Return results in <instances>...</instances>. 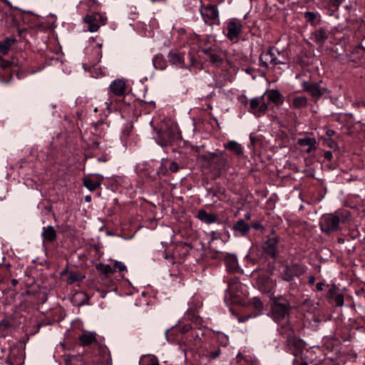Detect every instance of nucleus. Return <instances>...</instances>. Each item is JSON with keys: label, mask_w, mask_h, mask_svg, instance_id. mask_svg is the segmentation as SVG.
<instances>
[{"label": "nucleus", "mask_w": 365, "mask_h": 365, "mask_svg": "<svg viewBox=\"0 0 365 365\" xmlns=\"http://www.w3.org/2000/svg\"><path fill=\"white\" fill-rule=\"evenodd\" d=\"M287 58L283 52L274 47H271L261 53L259 56L260 66L265 68H274L279 65H284Z\"/></svg>", "instance_id": "nucleus-1"}, {"label": "nucleus", "mask_w": 365, "mask_h": 365, "mask_svg": "<svg viewBox=\"0 0 365 365\" xmlns=\"http://www.w3.org/2000/svg\"><path fill=\"white\" fill-rule=\"evenodd\" d=\"M290 304L285 300L274 299L269 316L277 324L287 323L289 318Z\"/></svg>", "instance_id": "nucleus-2"}, {"label": "nucleus", "mask_w": 365, "mask_h": 365, "mask_svg": "<svg viewBox=\"0 0 365 365\" xmlns=\"http://www.w3.org/2000/svg\"><path fill=\"white\" fill-rule=\"evenodd\" d=\"M126 93V83L123 79H115L109 86L108 99L106 101V108L110 110V107L117 103L118 98H124Z\"/></svg>", "instance_id": "nucleus-3"}, {"label": "nucleus", "mask_w": 365, "mask_h": 365, "mask_svg": "<svg viewBox=\"0 0 365 365\" xmlns=\"http://www.w3.org/2000/svg\"><path fill=\"white\" fill-rule=\"evenodd\" d=\"M200 158L202 166L211 170H221L225 168L227 163L223 151L219 153H208L201 155Z\"/></svg>", "instance_id": "nucleus-4"}, {"label": "nucleus", "mask_w": 365, "mask_h": 365, "mask_svg": "<svg viewBox=\"0 0 365 365\" xmlns=\"http://www.w3.org/2000/svg\"><path fill=\"white\" fill-rule=\"evenodd\" d=\"M200 13L205 24L209 26L220 24L219 11L217 6L213 4L202 5L200 8Z\"/></svg>", "instance_id": "nucleus-5"}, {"label": "nucleus", "mask_w": 365, "mask_h": 365, "mask_svg": "<svg viewBox=\"0 0 365 365\" xmlns=\"http://www.w3.org/2000/svg\"><path fill=\"white\" fill-rule=\"evenodd\" d=\"M83 21L88 24V30L93 33L98 31L102 26L106 24L107 17L101 13H93L85 16Z\"/></svg>", "instance_id": "nucleus-6"}, {"label": "nucleus", "mask_w": 365, "mask_h": 365, "mask_svg": "<svg viewBox=\"0 0 365 365\" xmlns=\"http://www.w3.org/2000/svg\"><path fill=\"white\" fill-rule=\"evenodd\" d=\"M284 329L287 332V346L291 351V353L297 356L302 351L303 341L302 339L292 336L293 331L289 326L285 327Z\"/></svg>", "instance_id": "nucleus-7"}, {"label": "nucleus", "mask_w": 365, "mask_h": 365, "mask_svg": "<svg viewBox=\"0 0 365 365\" xmlns=\"http://www.w3.org/2000/svg\"><path fill=\"white\" fill-rule=\"evenodd\" d=\"M340 220L339 216L334 214L324 215L321 222L322 231L326 233L337 231Z\"/></svg>", "instance_id": "nucleus-8"}, {"label": "nucleus", "mask_w": 365, "mask_h": 365, "mask_svg": "<svg viewBox=\"0 0 365 365\" xmlns=\"http://www.w3.org/2000/svg\"><path fill=\"white\" fill-rule=\"evenodd\" d=\"M322 81L319 83H309L308 82H304L302 84L303 88L305 91L308 92L312 97L318 99L323 95L329 93L328 89L322 86Z\"/></svg>", "instance_id": "nucleus-9"}, {"label": "nucleus", "mask_w": 365, "mask_h": 365, "mask_svg": "<svg viewBox=\"0 0 365 365\" xmlns=\"http://www.w3.org/2000/svg\"><path fill=\"white\" fill-rule=\"evenodd\" d=\"M226 29L227 31L226 34L227 38L230 41H233L237 39L242 33V25L240 20L233 18L227 22Z\"/></svg>", "instance_id": "nucleus-10"}, {"label": "nucleus", "mask_w": 365, "mask_h": 365, "mask_svg": "<svg viewBox=\"0 0 365 365\" xmlns=\"http://www.w3.org/2000/svg\"><path fill=\"white\" fill-rule=\"evenodd\" d=\"M304 272V268L300 264L292 263L285 266L282 272V278L284 281L291 282L294 277L302 274Z\"/></svg>", "instance_id": "nucleus-11"}, {"label": "nucleus", "mask_w": 365, "mask_h": 365, "mask_svg": "<svg viewBox=\"0 0 365 365\" xmlns=\"http://www.w3.org/2000/svg\"><path fill=\"white\" fill-rule=\"evenodd\" d=\"M267 109L268 106L264 101L263 95L250 100V110L254 115L259 117L264 115Z\"/></svg>", "instance_id": "nucleus-12"}, {"label": "nucleus", "mask_w": 365, "mask_h": 365, "mask_svg": "<svg viewBox=\"0 0 365 365\" xmlns=\"http://www.w3.org/2000/svg\"><path fill=\"white\" fill-rule=\"evenodd\" d=\"M278 239L275 236L269 237L263 245V250L265 253L272 258H275L277 255Z\"/></svg>", "instance_id": "nucleus-13"}, {"label": "nucleus", "mask_w": 365, "mask_h": 365, "mask_svg": "<svg viewBox=\"0 0 365 365\" xmlns=\"http://www.w3.org/2000/svg\"><path fill=\"white\" fill-rule=\"evenodd\" d=\"M257 285L262 292L269 293L272 291L274 283L268 276L263 274L257 277Z\"/></svg>", "instance_id": "nucleus-14"}, {"label": "nucleus", "mask_w": 365, "mask_h": 365, "mask_svg": "<svg viewBox=\"0 0 365 365\" xmlns=\"http://www.w3.org/2000/svg\"><path fill=\"white\" fill-rule=\"evenodd\" d=\"M9 365H21V351L17 346H11L10 352L6 360Z\"/></svg>", "instance_id": "nucleus-15"}, {"label": "nucleus", "mask_w": 365, "mask_h": 365, "mask_svg": "<svg viewBox=\"0 0 365 365\" xmlns=\"http://www.w3.org/2000/svg\"><path fill=\"white\" fill-rule=\"evenodd\" d=\"M236 236H246L250 231V225L242 219L238 220L232 227Z\"/></svg>", "instance_id": "nucleus-16"}, {"label": "nucleus", "mask_w": 365, "mask_h": 365, "mask_svg": "<svg viewBox=\"0 0 365 365\" xmlns=\"http://www.w3.org/2000/svg\"><path fill=\"white\" fill-rule=\"evenodd\" d=\"M263 96L264 97L267 96L268 101L272 102L277 106H280L283 103L282 95L278 90L272 89L267 91Z\"/></svg>", "instance_id": "nucleus-17"}, {"label": "nucleus", "mask_w": 365, "mask_h": 365, "mask_svg": "<svg viewBox=\"0 0 365 365\" xmlns=\"http://www.w3.org/2000/svg\"><path fill=\"white\" fill-rule=\"evenodd\" d=\"M41 237L44 242H51L56 240V232L51 225L43 227L42 229Z\"/></svg>", "instance_id": "nucleus-18"}, {"label": "nucleus", "mask_w": 365, "mask_h": 365, "mask_svg": "<svg viewBox=\"0 0 365 365\" xmlns=\"http://www.w3.org/2000/svg\"><path fill=\"white\" fill-rule=\"evenodd\" d=\"M168 60L169 61L175 66L183 68L185 67V60L184 56L181 53H176L174 51H170L168 53Z\"/></svg>", "instance_id": "nucleus-19"}, {"label": "nucleus", "mask_w": 365, "mask_h": 365, "mask_svg": "<svg viewBox=\"0 0 365 365\" xmlns=\"http://www.w3.org/2000/svg\"><path fill=\"white\" fill-rule=\"evenodd\" d=\"M79 340L82 346H88L96 341V334L91 331L83 332L79 336Z\"/></svg>", "instance_id": "nucleus-20"}, {"label": "nucleus", "mask_w": 365, "mask_h": 365, "mask_svg": "<svg viewBox=\"0 0 365 365\" xmlns=\"http://www.w3.org/2000/svg\"><path fill=\"white\" fill-rule=\"evenodd\" d=\"M308 104L307 98L304 96H294L292 98L290 107L295 109L306 108Z\"/></svg>", "instance_id": "nucleus-21"}, {"label": "nucleus", "mask_w": 365, "mask_h": 365, "mask_svg": "<svg viewBox=\"0 0 365 365\" xmlns=\"http://www.w3.org/2000/svg\"><path fill=\"white\" fill-rule=\"evenodd\" d=\"M224 147L225 149L232 151L237 156H241L244 153L243 147L235 140H230L224 144Z\"/></svg>", "instance_id": "nucleus-22"}, {"label": "nucleus", "mask_w": 365, "mask_h": 365, "mask_svg": "<svg viewBox=\"0 0 365 365\" xmlns=\"http://www.w3.org/2000/svg\"><path fill=\"white\" fill-rule=\"evenodd\" d=\"M197 217L202 222H204L207 224L214 223L217 221V217L213 213H208L203 210H200L197 212Z\"/></svg>", "instance_id": "nucleus-23"}, {"label": "nucleus", "mask_w": 365, "mask_h": 365, "mask_svg": "<svg viewBox=\"0 0 365 365\" xmlns=\"http://www.w3.org/2000/svg\"><path fill=\"white\" fill-rule=\"evenodd\" d=\"M204 52L209 57L210 62L212 64H213L215 66H219L220 64H221L222 63L223 58L217 53H216L210 49L204 50Z\"/></svg>", "instance_id": "nucleus-24"}, {"label": "nucleus", "mask_w": 365, "mask_h": 365, "mask_svg": "<svg viewBox=\"0 0 365 365\" xmlns=\"http://www.w3.org/2000/svg\"><path fill=\"white\" fill-rule=\"evenodd\" d=\"M327 38L328 33L324 29H319L313 33V39L317 43L322 44Z\"/></svg>", "instance_id": "nucleus-25"}, {"label": "nucleus", "mask_w": 365, "mask_h": 365, "mask_svg": "<svg viewBox=\"0 0 365 365\" xmlns=\"http://www.w3.org/2000/svg\"><path fill=\"white\" fill-rule=\"evenodd\" d=\"M93 128L95 135L103 137L105 135V130L108 128V125L102 120H99L93 125Z\"/></svg>", "instance_id": "nucleus-26"}, {"label": "nucleus", "mask_w": 365, "mask_h": 365, "mask_svg": "<svg viewBox=\"0 0 365 365\" xmlns=\"http://www.w3.org/2000/svg\"><path fill=\"white\" fill-rule=\"evenodd\" d=\"M344 0H324V6L332 12L336 11Z\"/></svg>", "instance_id": "nucleus-27"}, {"label": "nucleus", "mask_w": 365, "mask_h": 365, "mask_svg": "<svg viewBox=\"0 0 365 365\" xmlns=\"http://www.w3.org/2000/svg\"><path fill=\"white\" fill-rule=\"evenodd\" d=\"M316 139L314 138H304L298 140V144L301 146H309L307 152H311L312 147L316 144Z\"/></svg>", "instance_id": "nucleus-28"}, {"label": "nucleus", "mask_w": 365, "mask_h": 365, "mask_svg": "<svg viewBox=\"0 0 365 365\" xmlns=\"http://www.w3.org/2000/svg\"><path fill=\"white\" fill-rule=\"evenodd\" d=\"M15 40L13 38H6L2 42H0V51L4 53H6L10 47L14 45Z\"/></svg>", "instance_id": "nucleus-29"}, {"label": "nucleus", "mask_w": 365, "mask_h": 365, "mask_svg": "<svg viewBox=\"0 0 365 365\" xmlns=\"http://www.w3.org/2000/svg\"><path fill=\"white\" fill-rule=\"evenodd\" d=\"M237 267V259L235 257L231 256L226 259V267L229 272H235Z\"/></svg>", "instance_id": "nucleus-30"}, {"label": "nucleus", "mask_w": 365, "mask_h": 365, "mask_svg": "<svg viewBox=\"0 0 365 365\" xmlns=\"http://www.w3.org/2000/svg\"><path fill=\"white\" fill-rule=\"evenodd\" d=\"M96 269L100 271L101 273L107 274H111L115 272V269H113L110 265L106 264L103 263H100L96 265Z\"/></svg>", "instance_id": "nucleus-31"}, {"label": "nucleus", "mask_w": 365, "mask_h": 365, "mask_svg": "<svg viewBox=\"0 0 365 365\" xmlns=\"http://www.w3.org/2000/svg\"><path fill=\"white\" fill-rule=\"evenodd\" d=\"M84 185L91 191L96 190L100 187L101 183L98 181H94L91 178H86L84 180Z\"/></svg>", "instance_id": "nucleus-32"}, {"label": "nucleus", "mask_w": 365, "mask_h": 365, "mask_svg": "<svg viewBox=\"0 0 365 365\" xmlns=\"http://www.w3.org/2000/svg\"><path fill=\"white\" fill-rule=\"evenodd\" d=\"M82 279V276L80 273L76 272H71L67 279L68 284H73L75 282H79Z\"/></svg>", "instance_id": "nucleus-33"}, {"label": "nucleus", "mask_w": 365, "mask_h": 365, "mask_svg": "<svg viewBox=\"0 0 365 365\" xmlns=\"http://www.w3.org/2000/svg\"><path fill=\"white\" fill-rule=\"evenodd\" d=\"M252 305L254 307V308L259 312L263 310V303L260 300V299L257 297H255L252 300Z\"/></svg>", "instance_id": "nucleus-34"}, {"label": "nucleus", "mask_w": 365, "mask_h": 365, "mask_svg": "<svg viewBox=\"0 0 365 365\" xmlns=\"http://www.w3.org/2000/svg\"><path fill=\"white\" fill-rule=\"evenodd\" d=\"M332 299H334V302L338 307H342L344 305V296L342 294L337 293Z\"/></svg>", "instance_id": "nucleus-35"}, {"label": "nucleus", "mask_w": 365, "mask_h": 365, "mask_svg": "<svg viewBox=\"0 0 365 365\" xmlns=\"http://www.w3.org/2000/svg\"><path fill=\"white\" fill-rule=\"evenodd\" d=\"M113 268L115 269V271L118 269L119 272H124L126 271L127 269L126 266L124 264V263L119 261H115L114 267Z\"/></svg>", "instance_id": "nucleus-36"}, {"label": "nucleus", "mask_w": 365, "mask_h": 365, "mask_svg": "<svg viewBox=\"0 0 365 365\" xmlns=\"http://www.w3.org/2000/svg\"><path fill=\"white\" fill-rule=\"evenodd\" d=\"M304 17L307 21L312 22L315 20L317 15L312 11H307L304 13Z\"/></svg>", "instance_id": "nucleus-37"}, {"label": "nucleus", "mask_w": 365, "mask_h": 365, "mask_svg": "<svg viewBox=\"0 0 365 365\" xmlns=\"http://www.w3.org/2000/svg\"><path fill=\"white\" fill-rule=\"evenodd\" d=\"M162 60V57L160 56H155V57L153 58V66L155 68H160V69H163V66H160L158 65V62Z\"/></svg>", "instance_id": "nucleus-38"}, {"label": "nucleus", "mask_w": 365, "mask_h": 365, "mask_svg": "<svg viewBox=\"0 0 365 365\" xmlns=\"http://www.w3.org/2000/svg\"><path fill=\"white\" fill-rule=\"evenodd\" d=\"M169 170L172 173H177L179 170V166H178V163L175 161L171 162V163L169 166Z\"/></svg>", "instance_id": "nucleus-39"}, {"label": "nucleus", "mask_w": 365, "mask_h": 365, "mask_svg": "<svg viewBox=\"0 0 365 365\" xmlns=\"http://www.w3.org/2000/svg\"><path fill=\"white\" fill-rule=\"evenodd\" d=\"M336 287H335V285H333L332 287L330 288L329 290L328 297L330 298H333L334 297V295L336 294Z\"/></svg>", "instance_id": "nucleus-40"}, {"label": "nucleus", "mask_w": 365, "mask_h": 365, "mask_svg": "<svg viewBox=\"0 0 365 365\" xmlns=\"http://www.w3.org/2000/svg\"><path fill=\"white\" fill-rule=\"evenodd\" d=\"M293 365H308V363L305 361H300L294 359L293 360Z\"/></svg>", "instance_id": "nucleus-41"}, {"label": "nucleus", "mask_w": 365, "mask_h": 365, "mask_svg": "<svg viewBox=\"0 0 365 365\" xmlns=\"http://www.w3.org/2000/svg\"><path fill=\"white\" fill-rule=\"evenodd\" d=\"M10 65H11V63L9 61H1L0 63L1 68H4V69L9 68L10 66Z\"/></svg>", "instance_id": "nucleus-42"}, {"label": "nucleus", "mask_w": 365, "mask_h": 365, "mask_svg": "<svg viewBox=\"0 0 365 365\" xmlns=\"http://www.w3.org/2000/svg\"><path fill=\"white\" fill-rule=\"evenodd\" d=\"M220 354V351L216 350L215 351L211 352L210 356L212 359H216L217 357L219 356Z\"/></svg>", "instance_id": "nucleus-43"}, {"label": "nucleus", "mask_w": 365, "mask_h": 365, "mask_svg": "<svg viewBox=\"0 0 365 365\" xmlns=\"http://www.w3.org/2000/svg\"><path fill=\"white\" fill-rule=\"evenodd\" d=\"M250 139L251 144L252 145H254L256 143V142L258 140L256 136L253 135L252 134L250 135Z\"/></svg>", "instance_id": "nucleus-44"}, {"label": "nucleus", "mask_w": 365, "mask_h": 365, "mask_svg": "<svg viewBox=\"0 0 365 365\" xmlns=\"http://www.w3.org/2000/svg\"><path fill=\"white\" fill-rule=\"evenodd\" d=\"M324 158L328 160H331L332 158V153L331 151H327L324 153Z\"/></svg>", "instance_id": "nucleus-45"}, {"label": "nucleus", "mask_w": 365, "mask_h": 365, "mask_svg": "<svg viewBox=\"0 0 365 365\" xmlns=\"http://www.w3.org/2000/svg\"><path fill=\"white\" fill-rule=\"evenodd\" d=\"M324 286V283L319 282L317 284L316 288L318 291H322L323 289Z\"/></svg>", "instance_id": "nucleus-46"}, {"label": "nucleus", "mask_w": 365, "mask_h": 365, "mask_svg": "<svg viewBox=\"0 0 365 365\" xmlns=\"http://www.w3.org/2000/svg\"><path fill=\"white\" fill-rule=\"evenodd\" d=\"M238 282L237 279H232V281H229L228 282V287H227V289H230L231 288V286L233 284H235Z\"/></svg>", "instance_id": "nucleus-47"}, {"label": "nucleus", "mask_w": 365, "mask_h": 365, "mask_svg": "<svg viewBox=\"0 0 365 365\" xmlns=\"http://www.w3.org/2000/svg\"><path fill=\"white\" fill-rule=\"evenodd\" d=\"M158 173H162L163 175H166V170H165L164 167L161 165L159 168V170L158 171Z\"/></svg>", "instance_id": "nucleus-48"}, {"label": "nucleus", "mask_w": 365, "mask_h": 365, "mask_svg": "<svg viewBox=\"0 0 365 365\" xmlns=\"http://www.w3.org/2000/svg\"><path fill=\"white\" fill-rule=\"evenodd\" d=\"M315 278L314 276H310L309 278V283L313 284L314 283Z\"/></svg>", "instance_id": "nucleus-49"}, {"label": "nucleus", "mask_w": 365, "mask_h": 365, "mask_svg": "<svg viewBox=\"0 0 365 365\" xmlns=\"http://www.w3.org/2000/svg\"><path fill=\"white\" fill-rule=\"evenodd\" d=\"M251 217H252V215H251L250 212H247V213L245 214V217L247 220H250Z\"/></svg>", "instance_id": "nucleus-50"}, {"label": "nucleus", "mask_w": 365, "mask_h": 365, "mask_svg": "<svg viewBox=\"0 0 365 365\" xmlns=\"http://www.w3.org/2000/svg\"><path fill=\"white\" fill-rule=\"evenodd\" d=\"M334 133V131L332 130H328L327 131V134L329 135V136H331Z\"/></svg>", "instance_id": "nucleus-51"}, {"label": "nucleus", "mask_w": 365, "mask_h": 365, "mask_svg": "<svg viewBox=\"0 0 365 365\" xmlns=\"http://www.w3.org/2000/svg\"><path fill=\"white\" fill-rule=\"evenodd\" d=\"M66 365H73L71 359H66L65 361Z\"/></svg>", "instance_id": "nucleus-52"}, {"label": "nucleus", "mask_w": 365, "mask_h": 365, "mask_svg": "<svg viewBox=\"0 0 365 365\" xmlns=\"http://www.w3.org/2000/svg\"><path fill=\"white\" fill-rule=\"evenodd\" d=\"M11 283H12V284H13L14 286H15V285H16V284H17L18 281H17V279H12V280H11Z\"/></svg>", "instance_id": "nucleus-53"}, {"label": "nucleus", "mask_w": 365, "mask_h": 365, "mask_svg": "<svg viewBox=\"0 0 365 365\" xmlns=\"http://www.w3.org/2000/svg\"><path fill=\"white\" fill-rule=\"evenodd\" d=\"M250 318V317H247V318H244V319H241L240 318L239 319V322H244L247 319Z\"/></svg>", "instance_id": "nucleus-54"}, {"label": "nucleus", "mask_w": 365, "mask_h": 365, "mask_svg": "<svg viewBox=\"0 0 365 365\" xmlns=\"http://www.w3.org/2000/svg\"><path fill=\"white\" fill-rule=\"evenodd\" d=\"M253 227L255 229L259 228V223H256V224L253 225Z\"/></svg>", "instance_id": "nucleus-55"}, {"label": "nucleus", "mask_w": 365, "mask_h": 365, "mask_svg": "<svg viewBox=\"0 0 365 365\" xmlns=\"http://www.w3.org/2000/svg\"><path fill=\"white\" fill-rule=\"evenodd\" d=\"M86 200L87 202H89V201L91 200V197L87 196V197H86Z\"/></svg>", "instance_id": "nucleus-56"}, {"label": "nucleus", "mask_w": 365, "mask_h": 365, "mask_svg": "<svg viewBox=\"0 0 365 365\" xmlns=\"http://www.w3.org/2000/svg\"><path fill=\"white\" fill-rule=\"evenodd\" d=\"M165 258L168 259H169V258H171V257H169L168 255H165Z\"/></svg>", "instance_id": "nucleus-57"}, {"label": "nucleus", "mask_w": 365, "mask_h": 365, "mask_svg": "<svg viewBox=\"0 0 365 365\" xmlns=\"http://www.w3.org/2000/svg\"><path fill=\"white\" fill-rule=\"evenodd\" d=\"M359 47L365 50V48L362 45H361V44L359 46Z\"/></svg>", "instance_id": "nucleus-58"}, {"label": "nucleus", "mask_w": 365, "mask_h": 365, "mask_svg": "<svg viewBox=\"0 0 365 365\" xmlns=\"http://www.w3.org/2000/svg\"><path fill=\"white\" fill-rule=\"evenodd\" d=\"M168 330H167V331H165V335H166V336H167V337H168Z\"/></svg>", "instance_id": "nucleus-59"}, {"label": "nucleus", "mask_w": 365, "mask_h": 365, "mask_svg": "<svg viewBox=\"0 0 365 365\" xmlns=\"http://www.w3.org/2000/svg\"><path fill=\"white\" fill-rule=\"evenodd\" d=\"M99 160L106 161V160H105V159H103V158L99 159Z\"/></svg>", "instance_id": "nucleus-60"}, {"label": "nucleus", "mask_w": 365, "mask_h": 365, "mask_svg": "<svg viewBox=\"0 0 365 365\" xmlns=\"http://www.w3.org/2000/svg\"><path fill=\"white\" fill-rule=\"evenodd\" d=\"M99 160L106 161V160H105V159H103V158L99 159Z\"/></svg>", "instance_id": "nucleus-61"}]
</instances>
